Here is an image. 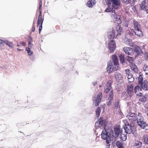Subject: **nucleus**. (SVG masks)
I'll use <instances>...</instances> for the list:
<instances>
[{
	"label": "nucleus",
	"mask_w": 148,
	"mask_h": 148,
	"mask_svg": "<svg viewBox=\"0 0 148 148\" xmlns=\"http://www.w3.org/2000/svg\"><path fill=\"white\" fill-rule=\"evenodd\" d=\"M132 69L136 73H138V70L136 66L134 63H131L130 65Z\"/></svg>",
	"instance_id": "17"
},
{
	"label": "nucleus",
	"mask_w": 148,
	"mask_h": 148,
	"mask_svg": "<svg viewBox=\"0 0 148 148\" xmlns=\"http://www.w3.org/2000/svg\"><path fill=\"white\" fill-rule=\"evenodd\" d=\"M147 148H148V147H147Z\"/></svg>",
	"instance_id": "63"
},
{
	"label": "nucleus",
	"mask_w": 148,
	"mask_h": 148,
	"mask_svg": "<svg viewBox=\"0 0 148 148\" xmlns=\"http://www.w3.org/2000/svg\"><path fill=\"white\" fill-rule=\"evenodd\" d=\"M145 58L146 60H148V55L145 56Z\"/></svg>",
	"instance_id": "52"
},
{
	"label": "nucleus",
	"mask_w": 148,
	"mask_h": 148,
	"mask_svg": "<svg viewBox=\"0 0 148 148\" xmlns=\"http://www.w3.org/2000/svg\"><path fill=\"white\" fill-rule=\"evenodd\" d=\"M17 50L18 51H21V49H18V48H17Z\"/></svg>",
	"instance_id": "60"
},
{
	"label": "nucleus",
	"mask_w": 148,
	"mask_h": 148,
	"mask_svg": "<svg viewBox=\"0 0 148 148\" xmlns=\"http://www.w3.org/2000/svg\"><path fill=\"white\" fill-rule=\"evenodd\" d=\"M40 0V1L39 3V10L40 11H41V9H42V3L41 0Z\"/></svg>",
	"instance_id": "44"
},
{
	"label": "nucleus",
	"mask_w": 148,
	"mask_h": 148,
	"mask_svg": "<svg viewBox=\"0 0 148 148\" xmlns=\"http://www.w3.org/2000/svg\"><path fill=\"white\" fill-rule=\"evenodd\" d=\"M115 77L118 82H121V81L122 80V77L121 74L118 72H116L115 74Z\"/></svg>",
	"instance_id": "15"
},
{
	"label": "nucleus",
	"mask_w": 148,
	"mask_h": 148,
	"mask_svg": "<svg viewBox=\"0 0 148 148\" xmlns=\"http://www.w3.org/2000/svg\"><path fill=\"white\" fill-rule=\"evenodd\" d=\"M106 4L108 5H110L112 3V5L115 9H118L121 4L120 0H106Z\"/></svg>",
	"instance_id": "5"
},
{
	"label": "nucleus",
	"mask_w": 148,
	"mask_h": 148,
	"mask_svg": "<svg viewBox=\"0 0 148 148\" xmlns=\"http://www.w3.org/2000/svg\"><path fill=\"white\" fill-rule=\"evenodd\" d=\"M20 43L23 46H25L26 45V43L25 42L21 41L20 42Z\"/></svg>",
	"instance_id": "47"
},
{
	"label": "nucleus",
	"mask_w": 148,
	"mask_h": 148,
	"mask_svg": "<svg viewBox=\"0 0 148 148\" xmlns=\"http://www.w3.org/2000/svg\"><path fill=\"white\" fill-rule=\"evenodd\" d=\"M112 58L114 65V70L115 71H116L118 69V66L119 65L117 57L116 55H113L112 56Z\"/></svg>",
	"instance_id": "12"
},
{
	"label": "nucleus",
	"mask_w": 148,
	"mask_h": 148,
	"mask_svg": "<svg viewBox=\"0 0 148 148\" xmlns=\"http://www.w3.org/2000/svg\"><path fill=\"white\" fill-rule=\"evenodd\" d=\"M108 36L110 39L114 38L115 37L114 30H112L111 31L108 33Z\"/></svg>",
	"instance_id": "24"
},
{
	"label": "nucleus",
	"mask_w": 148,
	"mask_h": 148,
	"mask_svg": "<svg viewBox=\"0 0 148 148\" xmlns=\"http://www.w3.org/2000/svg\"><path fill=\"white\" fill-rule=\"evenodd\" d=\"M42 29V28H39V34L40 33Z\"/></svg>",
	"instance_id": "56"
},
{
	"label": "nucleus",
	"mask_w": 148,
	"mask_h": 148,
	"mask_svg": "<svg viewBox=\"0 0 148 148\" xmlns=\"http://www.w3.org/2000/svg\"><path fill=\"white\" fill-rule=\"evenodd\" d=\"M134 29H132L131 31L134 33L137 36L141 37L143 35V33L141 30L140 25L136 21H133Z\"/></svg>",
	"instance_id": "1"
},
{
	"label": "nucleus",
	"mask_w": 148,
	"mask_h": 148,
	"mask_svg": "<svg viewBox=\"0 0 148 148\" xmlns=\"http://www.w3.org/2000/svg\"><path fill=\"white\" fill-rule=\"evenodd\" d=\"M143 71L145 72L146 75L148 74V65L145 64L143 67Z\"/></svg>",
	"instance_id": "32"
},
{
	"label": "nucleus",
	"mask_w": 148,
	"mask_h": 148,
	"mask_svg": "<svg viewBox=\"0 0 148 148\" xmlns=\"http://www.w3.org/2000/svg\"><path fill=\"white\" fill-rule=\"evenodd\" d=\"M147 8V9H148V3L147 4V5H146V7L144 9L145 10V8Z\"/></svg>",
	"instance_id": "58"
},
{
	"label": "nucleus",
	"mask_w": 148,
	"mask_h": 148,
	"mask_svg": "<svg viewBox=\"0 0 148 148\" xmlns=\"http://www.w3.org/2000/svg\"><path fill=\"white\" fill-rule=\"evenodd\" d=\"M116 48L115 42L114 40H110L109 42V48L111 53H113Z\"/></svg>",
	"instance_id": "11"
},
{
	"label": "nucleus",
	"mask_w": 148,
	"mask_h": 148,
	"mask_svg": "<svg viewBox=\"0 0 148 148\" xmlns=\"http://www.w3.org/2000/svg\"><path fill=\"white\" fill-rule=\"evenodd\" d=\"M116 29L118 33L119 34H121L122 32V28L121 26L118 25L116 27Z\"/></svg>",
	"instance_id": "26"
},
{
	"label": "nucleus",
	"mask_w": 148,
	"mask_h": 148,
	"mask_svg": "<svg viewBox=\"0 0 148 148\" xmlns=\"http://www.w3.org/2000/svg\"><path fill=\"white\" fill-rule=\"evenodd\" d=\"M125 131L123 133V132H120L121 138L123 141H125L127 139V134Z\"/></svg>",
	"instance_id": "18"
},
{
	"label": "nucleus",
	"mask_w": 148,
	"mask_h": 148,
	"mask_svg": "<svg viewBox=\"0 0 148 148\" xmlns=\"http://www.w3.org/2000/svg\"><path fill=\"white\" fill-rule=\"evenodd\" d=\"M111 84H106L104 90V92L105 93H107L109 91L111 88Z\"/></svg>",
	"instance_id": "20"
},
{
	"label": "nucleus",
	"mask_w": 148,
	"mask_h": 148,
	"mask_svg": "<svg viewBox=\"0 0 148 148\" xmlns=\"http://www.w3.org/2000/svg\"><path fill=\"white\" fill-rule=\"evenodd\" d=\"M28 45H29V47H31V45H32V43H31L30 42V41H29V42H28Z\"/></svg>",
	"instance_id": "50"
},
{
	"label": "nucleus",
	"mask_w": 148,
	"mask_h": 148,
	"mask_svg": "<svg viewBox=\"0 0 148 148\" xmlns=\"http://www.w3.org/2000/svg\"><path fill=\"white\" fill-rule=\"evenodd\" d=\"M144 141L147 144H148V136L147 135H145L143 137Z\"/></svg>",
	"instance_id": "41"
},
{
	"label": "nucleus",
	"mask_w": 148,
	"mask_h": 148,
	"mask_svg": "<svg viewBox=\"0 0 148 148\" xmlns=\"http://www.w3.org/2000/svg\"><path fill=\"white\" fill-rule=\"evenodd\" d=\"M127 92L128 93L129 92H132L133 91L134 86L132 84H129L127 86Z\"/></svg>",
	"instance_id": "27"
},
{
	"label": "nucleus",
	"mask_w": 148,
	"mask_h": 148,
	"mask_svg": "<svg viewBox=\"0 0 148 148\" xmlns=\"http://www.w3.org/2000/svg\"><path fill=\"white\" fill-rule=\"evenodd\" d=\"M111 135V133H110L108 132H107L105 129L103 130L101 132V138L103 139L106 140V143L107 144H109L111 142L110 136Z\"/></svg>",
	"instance_id": "4"
},
{
	"label": "nucleus",
	"mask_w": 148,
	"mask_h": 148,
	"mask_svg": "<svg viewBox=\"0 0 148 148\" xmlns=\"http://www.w3.org/2000/svg\"><path fill=\"white\" fill-rule=\"evenodd\" d=\"M130 70L128 69H126L125 70L126 73L128 75L131 74V73H130Z\"/></svg>",
	"instance_id": "45"
},
{
	"label": "nucleus",
	"mask_w": 148,
	"mask_h": 148,
	"mask_svg": "<svg viewBox=\"0 0 148 148\" xmlns=\"http://www.w3.org/2000/svg\"><path fill=\"white\" fill-rule=\"evenodd\" d=\"M146 12H147V13H148V9H147V8H145V10Z\"/></svg>",
	"instance_id": "54"
},
{
	"label": "nucleus",
	"mask_w": 148,
	"mask_h": 148,
	"mask_svg": "<svg viewBox=\"0 0 148 148\" xmlns=\"http://www.w3.org/2000/svg\"><path fill=\"white\" fill-rule=\"evenodd\" d=\"M127 78L129 82H132L134 81V78L132 74L128 75Z\"/></svg>",
	"instance_id": "28"
},
{
	"label": "nucleus",
	"mask_w": 148,
	"mask_h": 148,
	"mask_svg": "<svg viewBox=\"0 0 148 148\" xmlns=\"http://www.w3.org/2000/svg\"><path fill=\"white\" fill-rule=\"evenodd\" d=\"M143 81V78L142 74L141 73H139V75L138 77V83H143L142 82Z\"/></svg>",
	"instance_id": "30"
},
{
	"label": "nucleus",
	"mask_w": 148,
	"mask_h": 148,
	"mask_svg": "<svg viewBox=\"0 0 148 148\" xmlns=\"http://www.w3.org/2000/svg\"><path fill=\"white\" fill-rule=\"evenodd\" d=\"M105 120H103L102 117H100L95 123V127H100L101 126L104 127H105Z\"/></svg>",
	"instance_id": "7"
},
{
	"label": "nucleus",
	"mask_w": 148,
	"mask_h": 148,
	"mask_svg": "<svg viewBox=\"0 0 148 148\" xmlns=\"http://www.w3.org/2000/svg\"><path fill=\"white\" fill-rule=\"evenodd\" d=\"M148 3H146L145 0L143 1L140 5V8L142 10H144L146 7V5H147Z\"/></svg>",
	"instance_id": "23"
},
{
	"label": "nucleus",
	"mask_w": 148,
	"mask_h": 148,
	"mask_svg": "<svg viewBox=\"0 0 148 148\" xmlns=\"http://www.w3.org/2000/svg\"><path fill=\"white\" fill-rule=\"evenodd\" d=\"M142 89L146 90H148L147 84H140Z\"/></svg>",
	"instance_id": "29"
},
{
	"label": "nucleus",
	"mask_w": 148,
	"mask_h": 148,
	"mask_svg": "<svg viewBox=\"0 0 148 148\" xmlns=\"http://www.w3.org/2000/svg\"><path fill=\"white\" fill-rule=\"evenodd\" d=\"M123 51L126 54L132 56L134 54V51L133 49L129 47H124Z\"/></svg>",
	"instance_id": "8"
},
{
	"label": "nucleus",
	"mask_w": 148,
	"mask_h": 148,
	"mask_svg": "<svg viewBox=\"0 0 148 148\" xmlns=\"http://www.w3.org/2000/svg\"><path fill=\"white\" fill-rule=\"evenodd\" d=\"M116 145L118 148H124L122 143L119 141H117L116 142Z\"/></svg>",
	"instance_id": "36"
},
{
	"label": "nucleus",
	"mask_w": 148,
	"mask_h": 148,
	"mask_svg": "<svg viewBox=\"0 0 148 148\" xmlns=\"http://www.w3.org/2000/svg\"><path fill=\"white\" fill-rule=\"evenodd\" d=\"M136 128L133 123L129 124L128 122H126L125 124L124 127L125 132L127 134L131 133L134 134L135 132Z\"/></svg>",
	"instance_id": "3"
},
{
	"label": "nucleus",
	"mask_w": 148,
	"mask_h": 148,
	"mask_svg": "<svg viewBox=\"0 0 148 148\" xmlns=\"http://www.w3.org/2000/svg\"><path fill=\"white\" fill-rule=\"evenodd\" d=\"M95 3V0H90L87 2V5L89 7L92 8Z\"/></svg>",
	"instance_id": "19"
},
{
	"label": "nucleus",
	"mask_w": 148,
	"mask_h": 148,
	"mask_svg": "<svg viewBox=\"0 0 148 148\" xmlns=\"http://www.w3.org/2000/svg\"><path fill=\"white\" fill-rule=\"evenodd\" d=\"M147 116H148V111L147 112Z\"/></svg>",
	"instance_id": "61"
},
{
	"label": "nucleus",
	"mask_w": 148,
	"mask_h": 148,
	"mask_svg": "<svg viewBox=\"0 0 148 148\" xmlns=\"http://www.w3.org/2000/svg\"><path fill=\"white\" fill-rule=\"evenodd\" d=\"M25 50L27 51L29 55H31L32 54V52L31 51L29 47H26Z\"/></svg>",
	"instance_id": "42"
},
{
	"label": "nucleus",
	"mask_w": 148,
	"mask_h": 148,
	"mask_svg": "<svg viewBox=\"0 0 148 148\" xmlns=\"http://www.w3.org/2000/svg\"><path fill=\"white\" fill-rule=\"evenodd\" d=\"M3 40L1 39H0V41H1V42H4L3 41H4V40Z\"/></svg>",
	"instance_id": "59"
},
{
	"label": "nucleus",
	"mask_w": 148,
	"mask_h": 148,
	"mask_svg": "<svg viewBox=\"0 0 148 148\" xmlns=\"http://www.w3.org/2000/svg\"><path fill=\"white\" fill-rule=\"evenodd\" d=\"M137 123L138 125L143 129H144L147 126V124L144 121L142 122L140 121Z\"/></svg>",
	"instance_id": "21"
},
{
	"label": "nucleus",
	"mask_w": 148,
	"mask_h": 148,
	"mask_svg": "<svg viewBox=\"0 0 148 148\" xmlns=\"http://www.w3.org/2000/svg\"><path fill=\"white\" fill-rule=\"evenodd\" d=\"M146 12H147V13H148V9H147V8H145V10Z\"/></svg>",
	"instance_id": "55"
},
{
	"label": "nucleus",
	"mask_w": 148,
	"mask_h": 148,
	"mask_svg": "<svg viewBox=\"0 0 148 148\" xmlns=\"http://www.w3.org/2000/svg\"><path fill=\"white\" fill-rule=\"evenodd\" d=\"M17 46L18 47H19V45H17Z\"/></svg>",
	"instance_id": "62"
},
{
	"label": "nucleus",
	"mask_w": 148,
	"mask_h": 148,
	"mask_svg": "<svg viewBox=\"0 0 148 148\" xmlns=\"http://www.w3.org/2000/svg\"><path fill=\"white\" fill-rule=\"evenodd\" d=\"M134 52H136L137 55L138 56H141L143 54V51L138 46H136L134 48Z\"/></svg>",
	"instance_id": "14"
},
{
	"label": "nucleus",
	"mask_w": 148,
	"mask_h": 148,
	"mask_svg": "<svg viewBox=\"0 0 148 148\" xmlns=\"http://www.w3.org/2000/svg\"><path fill=\"white\" fill-rule=\"evenodd\" d=\"M110 145L109 144H107V145L106 146V148H110Z\"/></svg>",
	"instance_id": "49"
},
{
	"label": "nucleus",
	"mask_w": 148,
	"mask_h": 148,
	"mask_svg": "<svg viewBox=\"0 0 148 148\" xmlns=\"http://www.w3.org/2000/svg\"><path fill=\"white\" fill-rule=\"evenodd\" d=\"M137 123H138L140 121H143V119L142 116L138 115V117H137Z\"/></svg>",
	"instance_id": "39"
},
{
	"label": "nucleus",
	"mask_w": 148,
	"mask_h": 148,
	"mask_svg": "<svg viewBox=\"0 0 148 148\" xmlns=\"http://www.w3.org/2000/svg\"><path fill=\"white\" fill-rule=\"evenodd\" d=\"M134 91L136 95L138 96H141L142 95L141 89L138 86H137L134 88Z\"/></svg>",
	"instance_id": "13"
},
{
	"label": "nucleus",
	"mask_w": 148,
	"mask_h": 148,
	"mask_svg": "<svg viewBox=\"0 0 148 148\" xmlns=\"http://www.w3.org/2000/svg\"><path fill=\"white\" fill-rule=\"evenodd\" d=\"M35 30V27L34 26H33V28L32 29V32H34Z\"/></svg>",
	"instance_id": "51"
},
{
	"label": "nucleus",
	"mask_w": 148,
	"mask_h": 148,
	"mask_svg": "<svg viewBox=\"0 0 148 148\" xmlns=\"http://www.w3.org/2000/svg\"><path fill=\"white\" fill-rule=\"evenodd\" d=\"M102 96V94L101 93H99L98 94L96 99L94 100L95 106H97L99 105V104L100 103Z\"/></svg>",
	"instance_id": "9"
},
{
	"label": "nucleus",
	"mask_w": 148,
	"mask_h": 148,
	"mask_svg": "<svg viewBox=\"0 0 148 148\" xmlns=\"http://www.w3.org/2000/svg\"><path fill=\"white\" fill-rule=\"evenodd\" d=\"M113 91H110L109 93V96L108 99V100H110L112 101V100H113Z\"/></svg>",
	"instance_id": "31"
},
{
	"label": "nucleus",
	"mask_w": 148,
	"mask_h": 148,
	"mask_svg": "<svg viewBox=\"0 0 148 148\" xmlns=\"http://www.w3.org/2000/svg\"><path fill=\"white\" fill-rule=\"evenodd\" d=\"M119 58L120 60V62L123 64L124 62V56L123 54H121L119 56Z\"/></svg>",
	"instance_id": "38"
},
{
	"label": "nucleus",
	"mask_w": 148,
	"mask_h": 148,
	"mask_svg": "<svg viewBox=\"0 0 148 148\" xmlns=\"http://www.w3.org/2000/svg\"><path fill=\"white\" fill-rule=\"evenodd\" d=\"M125 59L129 62L130 63V64L131 63H133V57H130L129 56H127L126 58Z\"/></svg>",
	"instance_id": "33"
},
{
	"label": "nucleus",
	"mask_w": 148,
	"mask_h": 148,
	"mask_svg": "<svg viewBox=\"0 0 148 148\" xmlns=\"http://www.w3.org/2000/svg\"><path fill=\"white\" fill-rule=\"evenodd\" d=\"M40 25L39 26V28H42V23H40Z\"/></svg>",
	"instance_id": "53"
},
{
	"label": "nucleus",
	"mask_w": 148,
	"mask_h": 148,
	"mask_svg": "<svg viewBox=\"0 0 148 148\" xmlns=\"http://www.w3.org/2000/svg\"><path fill=\"white\" fill-rule=\"evenodd\" d=\"M142 145V143L140 141H137L136 142L134 146L136 147L137 148L140 147Z\"/></svg>",
	"instance_id": "35"
},
{
	"label": "nucleus",
	"mask_w": 148,
	"mask_h": 148,
	"mask_svg": "<svg viewBox=\"0 0 148 148\" xmlns=\"http://www.w3.org/2000/svg\"><path fill=\"white\" fill-rule=\"evenodd\" d=\"M113 69V65H112V63L111 61H109L108 62L107 67V71L109 72H111L112 71Z\"/></svg>",
	"instance_id": "16"
},
{
	"label": "nucleus",
	"mask_w": 148,
	"mask_h": 148,
	"mask_svg": "<svg viewBox=\"0 0 148 148\" xmlns=\"http://www.w3.org/2000/svg\"><path fill=\"white\" fill-rule=\"evenodd\" d=\"M122 2L126 5L131 3L133 5L134 0H121Z\"/></svg>",
	"instance_id": "25"
},
{
	"label": "nucleus",
	"mask_w": 148,
	"mask_h": 148,
	"mask_svg": "<svg viewBox=\"0 0 148 148\" xmlns=\"http://www.w3.org/2000/svg\"><path fill=\"white\" fill-rule=\"evenodd\" d=\"M3 41L7 45L10 47L11 48H12L13 47V46L12 44L11 43L8 41L7 40H5Z\"/></svg>",
	"instance_id": "37"
},
{
	"label": "nucleus",
	"mask_w": 148,
	"mask_h": 148,
	"mask_svg": "<svg viewBox=\"0 0 148 148\" xmlns=\"http://www.w3.org/2000/svg\"><path fill=\"white\" fill-rule=\"evenodd\" d=\"M107 105L108 106H110V105L111 103H112V101H110V100H107Z\"/></svg>",
	"instance_id": "46"
},
{
	"label": "nucleus",
	"mask_w": 148,
	"mask_h": 148,
	"mask_svg": "<svg viewBox=\"0 0 148 148\" xmlns=\"http://www.w3.org/2000/svg\"><path fill=\"white\" fill-rule=\"evenodd\" d=\"M140 100L142 102H145L146 101V99L145 97H143L141 98L140 99Z\"/></svg>",
	"instance_id": "43"
},
{
	"label": "nucleus",
	"mask_w": 148,
	"mask_h": 148,
	"mask_svg": "<svg viewBox=\"0 0 148 148\" xmlns=\"http://www.w3.org/2000/svg\"><path fill=\"white\" fill-rule=\"evenodd\" d=\"M126 117L131 121H135L137 119V115L134 113H129Z\"/></svg>",
	"instance_id": "10"
},
{
	"label": "nucleus",
	"mask_w": 148,
	"mask_h": 148,
	"mask_svg": "<svg viewBox=\"0 0 148 148\" xmlns=\"http://www.w3.org/2000/svg\"><path fill=\"white\" fill-rule=\"evenodd\" d=\"M115 102L114 106L115 107L120 108V106L119 105V100L118 99H116Z\"/></svg>",
	"instance_id": "40"
},
{
	"label": "nucleus",
	"mask_w": 148,
	"mask_h": 148,
	"mask_svg": "<svg viewBox=\"0 0 148 148\" xmlns=\"http://www.w3.org/2000/svg\"><path fill=\"white\" fill-rule=\"evenodd\" d=\"M43 19H42V13L41 11H40V14L39 16V17L38 19L37 26H38L40 23H42Z\"/></svg>",
	"instance_id": "22"
},
{
	"label": "nucleus",
	"mask_w": 148,
	"mask_h": 148,
	"mask_svg": "<svg viewBox=\"0 0 148 148\" xmlns=\"http://www.w3.org/2000/svg\"><path fill=\"white\" fill-rule=\"evenodd\" d=\"M144 83H146L147 82V83H148V82L146 80H144Z\"/></svg>",
	"instance_id": "57"
},
{
	"label": "nucleus",
	"mask_w": 148,
	"mask_h": 148,
	"mask_svg": "<svg viewBox=\"0 0 148 148\" xmlns=\"http://www.w3.org/2000/svg\"><path fill=\"white\" fill-rule=\"evenodd\" d=\"M101 112V109L99 107H98L96 110V116L98 117L100 116Z\"/></svg>",
	"instance_id": "34"
},
{
	"label": "nucleus",
	"mask_w": 148,
	"mask_h": 148,
	"mask_svg": "<svg viewBox=\"0 0 148 148\" xmlns=\"http://www.w3.org/2000/svg\"><path fill=\"white\" fill-rule=\"evenodd\" d=\"M3 42H2L1 41V42H0V47L1 46H3Z\"/></svg>",
	"instance_id": "48"
},
{
	"label": "nucleus",
	"mask_w": 148,
	"mask_h": 148,
	"mask_svg": "<svg viewBox=\"0 0 148 148\" xmlns=\"http://www.w3.org/2000/svg\"><path fill=\"white\" fill-rule=\"evenodd\" d=\"M115 8L113 5H110L105 10L106 12H111V16L112 18L114 21L119 20L120 19V16L119 15L116 14V12L115 10Z\"/></svg>",
	"instance_id": "2"
},
{
	"label": "nucleus",
	"mask_w": 148,
	"mask_h": 148,
	"mask_svg": "<svg viewBox=\"0 0 148 148\" xmlns=\"http://www.w3.org/2000/svg\"><path fill=\"white\" fill-rule=\"evenodd\" d=\"M111 134L113 137L116 138L119 136V134H120V130L119 127V126H116L114 128V131L112 130L111 132H110Z\"/></svg>",
	"instance_id": "6"
}]
</instances>
